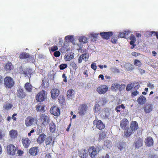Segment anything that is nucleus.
Segmentation results:
<instances>
[{"label":"nucleus","mask_w":158,"mask_h":158,"mask_svg":"<svg viewBox=\"0 0 158 158\" xmlns=\"http://www.w3.org/2000/svg\"><path fill=\"white\" fill-rule=\"evenodd\" d=\"M73 38V35H69L66 36L65 37L64 40L65 41L67 42H71L73 41L72 39Z\"/></svg>","instance_id":"nucleus-37"},{"label":"nucleus","mask_w":158,"mask_h":158,"mask_svg":"<svg viewBox=\"0 0 158 158\" xmlns=\"http://www.w3.org/2000/svg\"><path fill=\"white\" fill-rule=\"evenodd\" d=\"M130 39L131 40H136L135 36H134V35L132 34L131 35Z\"/></svg>","instance_id":"nucleus-59"},{"label":"nucleus","mask_w":158,"mask_h":158,"mask_svg":"<svg viewBox=\"0 0 158 158\" xmlns=\"http://www.w3.org/2000/svg\"><path fill=\"white\" fill-rule=\"evenodd\" d=\"M112 146V142L108 140H105L103 148L104 149H110Z\"/></svg>","instance_id":"nucleus-18"},{"label":"nucleus","mask_w":158,"mask_h":158,"mask_svg":"<svg viewBox=\"0 0 158 158\" xmlns=\"http://www.w3.org/2000/svg\"><path fill=\"white\" fill-rule=\"evenodd\" d=\"M145 143L147 146L150 147L152 146L153 144V141L152 137H147L145 140Z\"/></svg>","instance_id":"nucleus-19"},{"label":"nucleus","mask_w":158,"mask_h":158,"mask_svg":"<svg viewBox=\"0 0 158 158\" xmlns=\"http://www.w3.org/2000/svg\"><path fill=\"white\" fill-rule=\"evenodd\" d=\"M4 68L6 71H9L11 69H12L14 67L12 65L11 63V62H9L6 64L5 65Z\"/></svg>","instance_id":"nucleus-30"},{"label":"nucleus","mask_w":158,"mask_h":158,"mask_svg":"<svg viewBox=\"0 0 158 158\" xmlns=\"http://www.w3.org/2000/svg\"><path fill=\"white\" fill-rule=\"evenodd\" d=\"M16 95L17 97L21 99L24 98L27 96L23 89L21 88H19L18 89Z\"/></svg>","instance_id":"nucleus-8"},{"label":"nucleus","mask_w":158,"mask_h":158,"mask_svg":"<svg viewBox=\"0 0 158 158\" xmlns=\"http://www.w3.org/2000/svg\"><path fill=\"white\" fill-rule=\"evenodd\" d=\"M119 87V85L117 83L113 84L111 86V89L112 90H116L118 89Z\"/></svg>","instance_id":"nucleus-38"},{"label":"nucleus","mask_w":158,"mask_h":158,"mask_svg":"<svg viewBox=\"0 0 158 158\" xmlns=\"http://www.w3.org/2000/svg\"><path fill=\"white\" fill-rule=\"evenodd\" d=\"M50 112L55 116H58L60 114V109L56 106H53L51 108Z\"/></svg>","instance_id":"nucleus-11"},{"label":"nucleus","mask_w":158,"mask_h":158,"mask_svg":"<svg viewBox=\"0 0 158 158\" xmlns=\"http://www.w3.org/2000/svg\"><path fill=\"white\" fill-rule=\"evenodd\" d=\"M91 67L94 70H96L97 68V66L96 65V64L95 63L92 64L91 65Z\"/></svg>","instance_id":"nucleus-51"},{"label":"nucleus","mask_w":158,"mask_h":158,"mask_svg":"<svg viewBox=\"0 0 158 158\" xmlns=\"http://www.w3.org/2000/svg\"><path fill=\"white\" fill-rule=\"evenodd\" d=\"M123 66L129 71H131L134 69L133 65L130 63H125L123 64Z\"/></svg>","instance_id":"nucleus-26"},{"label":"nucleus","mask_w":158,"mask_h":158,"mask_svg":"<svg viewBox=\"0 0 158 158\" xmlns=\"http://www.w3.org/2000/svg\"><path fill=\"white\" fill-rule=\"evenodd\" d=\"M22 143L25 148H27L31 143V140L28 138H23L22 139Z\"/></svg>","instance_id":"nucleus-12"},{"label":"nucleus","mask_w":158,"mask_h":158,"mask_svg":"<svg viewBox=\"0 0 158 158\" xmlns=\"http://www.w3.org/2000/svg\"><path fill=\"white\" fill-rule=\"evenodd\" d=\"M51 93L52 98L54 99L58 97L60 91L57 89H53L52 90Z\"/></svg>","instance_id":"nucleus-14"},{"label":"nucleus","mask_w":158,"mask_h":158,"mask_svg":"<svg viewBox=\"0 0 158 158\" xmlns=\"http://www.w3.org/2000/svg\"><path fill=\"white\" fill-rule=\"evenodd\" d=\"M24 87L25 89L29 93L31 92H32L33 86L30 83H26L25 84Z\"/></svg>","instance_id":"nucleus-21"},{"label":"nucleus","mask_w":158,"mask_h":158,"mask_svg":"<svg viewBox=\"0 0 158 158\" xmlns=\"http://www.w3.org/2000/svg\"><path fill=\"white\" fill-rule=\"evenodd\" d=\"M53 137L52 136H48L46 139L45 143L46 145H49L52 141Z\"/></svg>","instance_id":"nucleus-34"},{"label":"nucleus","mask_w":158,"mask_h":158,"mask_svg":"<svg viewBox=\"0 0 158 158\" xmlns=\"http://www.w3.org/2000/svg\"><path fill=\"white\" fill-rule=\"evenodd\" d=\"M126 145V143L125 142H124L123 141H119L117 144V146L118 148L120 150H121L123 149V148L125 147Z\"/></svg>","instance_id":"nucleus-31"},{"label":"nucleus","mask_w":158,"mask_h":158,"mask_svg":"<svg viewBox=\"0 0 158 158\" xmlns=\"http://www.w3.org/2000/svg\"><path fill=\"white\" fill-rule=\"evenodd\" d=\"M30 57L29 54L26 52H22L19 55V58L21 59H23L29 58Z\"/></svg>","instance_id":"nucleus-32"},{"label":"nucleus","mask_w":158,"mask_h":158,"mask_svg":"<svg viewBox=\"0 0 158 158\" xmlns=\"http://www.w3.org/2000/svg\"><path fill=\"white\" fill-rule=\"evenodd\" d=\"M133 87V86L131 83V84H128L127 86L126 89L127 91H129Z\"/></svg>","instance_id":"nucleus-44"},{"label":"nucleus","mask_w":158,"mask_h":158,"mask_svg":"<svg viewBox=\"0 0 158 158\" xmlns=\"http://www.w3.org/2000/svg\"><path fill=\"white\" fill-rule=\"evenodd\" d=\"M47 97L44 90H42L39 92L36 95L35 98L38 102H42L44 101Z\"/></svg>","instance_id":"nucleus-3"},{"label":"nucleus","mask_w":158,"mask_h":158,"mask_svg":"<svg viewBox=\"0 0 158 158\" xmlns=\"http://www.w3.org/2000/svg\"><path fill=\"white\" fill-rule=\"evenodd\" d=\"M130 128L133 131H135L137 130L138 127L137 123L135 121H132L130 126Z\"/></svg>","instance_id":"nucleus-24"},{"label":"nucleus","mask_w":158,"mask_h":158,"mask_svg":"<svg viewBox=\"0 0 158 158\" xmlns=\"http://www.w3.org/2000/svg\"><path fill=\"white\" fill-rule=\"evenodd\" d=\"M67 67V64H63L59 65V68L60 70H63Z\"/></svg>","instance_id":"nucleus-43"},{"label":"nucleus","mask_w":158,"mask_h":158,"mask_svg":"<svg viewBox=\"0 0 158 158\" xmlns=\"http://www.w3.org/2000/svg\"><path fill=\"white\" fill-rule=\"evenodd\" d=\"M4 85L7 89H10L14 84V82L12 78L10 77H6L4 80Z\"/></svg>","instance_id":"nucleus-1"},{"label":"nucleus","mask_w":158,"mask_h":158,"mask_svg":"<svg viewBox=\"0 0 158 158\" xmlns=\"http://www.w3.org/2000/svg\"><path fill=\"white\" fill-rule=\"evenodd\" d=\"M39 120L42 122V124L45 126L48 125L50 121L49 117L44 114H42L40 115Z\"/></svg>","instance_id":"nucleus-2"},{"label":"nucleus","mask_w":158,"mask_h":158,"mask_svg":"<svg viewBox=\"0 0 158 158\" xmlns=\"http://www.w3.org/2000/svg\"><path fill=\"white\" fill-rule=\"evenodd\" d=\"M139 94V92L138 91H137V90H136L135 91L132 92L131 93V97H132V98L134 97L135 96H136Z\"/></svg>","instance_id":"nucleus-45"},{"label":"nucleus","mask_w":158,"mask_h":158,"mask_svg":"<svg viewBox=\"0 0 158 158\" xmlns=\"http://www.w3.org/2000/svg\"><path fill=\"white\" fill-rule=\"evenodd\" d=\"M72 59H73V58H72V57L71 55H67V56H65V60L66 61H70L71 60H72Z\"/></svg>","instance_id":"nucleus-46"},{"label":"nucleus","mask_w":158,"mask_h":158,"mask_svg":"<svg viewBox=\"0 0 158 158\" xmlns=\"http://www.w3.org/2000/svg\"><path fill=\"white\" fill-rule=\"evenodd\" d=\"M79 41L81 42L86 43L87 42V39L85 36H83L79 38Z\"/></svg>","instance_id":"nucleus-39"},{"label":"nucleus","mask_w":158,"mask_h":158,"mask_svg":"<svg viewBox=\"0 0 158 158\" xmlns=\"http://www.w3.org/2000/svg\"><path fill=\"white\" fill-rule=\"evenodd\" d=\"M41 106H40V105H37L36 106V110H37V111H40L41 108Z\"/></svg>","instance_id":"nucleus-61"},{"label":"nucleus","mask_w":158,"mask_h":158,"mask_svg":"<svg viewBox=\"0 0 158 158\" xmlns=\"http://www.w3.org/2000/svg\"><path fill=\"white\" fill-rule=\"evenodd\" d=\"M100 35L103 39L108 40L113 35V33L111 31L102 32L100 33Z\"/></svg>","instance_id":"nucleus-10"},{"label":"nucleus","mask_w":158,"mask_h":158,"mask_svg":"<svg viewBox=\"0 0 158 158\" xmlns=\"http://www.w3.org/2000/svg\"><path fill=\"white\" fill-rule=\"evenodd\" d=\"M120 108V107L119 106L116 107L115 110L117 113L120 111V110H119Z\"/></svg>","instance_id":"nucleus-64"},{"label":"nucleus","mask_w":158,"mask_h":158,"mask_svg":"<svg viewBox=\"0 0 158 158\" xmlns=\"http://www.w3.org/2000/svg\"><path fill=\"white\" fill-rule=\"evenodd\" d=\"M70 65L73 69L76 70L77 68V65L74 62H72Z\"/></svg>","instance_id":"nucleus-47"},{"label":"nucleus","mask_w":158,"mask_h":158,"mask_svg":"<svg viewBox=\"0 0 158 158\" xmlns=\"http://www.w3.org/2000/svg\"><path fill=\"white\" fill-rule=\"evenodd\" d=\"M62 78L63 79V81L65 82H67V77L66 76L65 74L64 73H63L62 75Z\"/></svg>","instance_id":"nucleus-54"},{"label":"nucleus","mask_w":158,"mask_h":158,"mask_svg":"<svg viewBox=\"0 0 158 158\" xmlns=\"http://www.w3.org/2000/svg\"><path fill=\"white\" fill-rule=\"evenodd\" d=\"M93 124L96 125V127L99 130H102L105 127V125L101 120L95 119L93 121Z\"/></svg>","instance_id":"nucleus-6"},{"label":"nucleus","mask_w":158,"mask_h":158,"mask_svg":"<svg viewBox=\"0 0 158 158\" xmlns=\"http://www.w3.org/2000/svg\"><path fill=\"white\" fill-rule=\"evenodd\" d=\"M108 87L105 85H101L98 86L96 90L100 94H105L108 90Z\"/></svg>","instance_id":"nucleus-7"},{"label":"nucleus","mask_w":158,"mask_h":158,"mask_svg":"<svg viewBox=\"0 0 158 158\" xmlns=\"http://www.w3.org/2000/svg\"><path fill=\"white\" fill-rule=\"evenodd\" d=\"M111 42L115 44L117 41V40L114 37H113L111 40Z\"/></svg>","instance_id":"nucleus-56"},{"label":"nucleus","mask_w":158,"mask_h":158,"mask_svg":"<svg viewBox=\"0 0 158 158\" xmlns=\"http://www.w3.org/2000/svg\"><path fill=\"white\" fill-rule=\"evenodd\" d=\"M46 137V135L44 133L41 134L38 137L37 139V142L41 144L44 142Z\"/></svg>","instance_id":"nucleus-20"},{"label":"nucleus","mask_w":158,"mask_h":158,"mask_svg":"<svg viewBox=\"0 0 158 158\" xmlns=\"http://www.w3.org/2000/svg\"><path fill=\"white\" fill-rule=\"evenodd\" d=\"M89 153L90 156L92 158L95 157L98 153L94 149V146L90 147L89 149Z\"/></svg>","instance_id":"nucleus-15"},{"label":"nucleus","mask_w":158,"mask_h":158,"mask_svg":"<svg viewBox=\"0 0 158 158\" xmlns=\"http://www.w3.org/2000/svg\"><path fill=\"white\" fill-rule=\"evenodd\" d=\"M100 105L98 103L96 104L94 107V111L95 112H97L100 109Z\"/></svg>","instance_id":"nucleus-41"},{"label":"nucleus","mask_w":158,"mask_h":158,"mask_svg":"<svg viewBox=\"0 0 158 158\" xmlns=\"http://www.w3.org/2000/svg\"><path fill=\"white\" fill-rule=\"evenodd\" d=\"M54 56L56 57H59L60 55V53L59 51H56L53 54Z\"/></svg>","instance_id":"nucleus-50"},{"label":"nucleus","mask_w":158,"mask_h":158,"mask_svg":"<svg viewBox=\"0 0 158 158\" xmlns=\"http://www.w3.org/2000/svg\"><path fill=\"white\" fill-rule=\"evenodd\" d=\"M137 101L140 105H142L144 104L146 101L145 97L143 95H141L138 98Z\"/></svg>","instance_id":"nucleus-25"},{"label":"nucleus","mask_w":158,"mask_h":158,"mask_svg":"<svg viewBox=\"0 0 158 158\" xmlns=\"http://www.w3.org/2000/svg\"><path fill=\"white\" fill-rule=\"evenodd\" d=\"M58 49L57 47L56 46H54L51 47V51L52 52H54Z\"/></svg>","instance_id":"nucleus-52"},{"label":"nucleus","mask_w":158,"mask_h":158,"mask_svg":"<svg viewBox=\"0 0 158 158\" xmlns=\"http://www.w3.org/2000/svg\"><path fill=\"white\" fill-rule=\"evenodd\" d=\"M125 129L124 131V134L127 137H129L133 133V131L130 128H127Z\"/></svg>","instance_id":"nucleus-28"},{"label":"nucleus","mask_w":158,"mask_h":158,"mask_svg":"<svg viewBox=\"0 0 158 158\" xmlns=\"http://www.w3.org/2000/svg\"><path fill=\"white\" fill-rule=\"evenodd\" d=\"M88 106L85 104L80 105L78 108V113L80 115L82 116L85 114L87 110Z\"/></svg>","instance_id":"nucleus-5"},{"label":"nucleus","mask_w":158,"mask_h":158,"mask_svg":"<svg viewBox=\"0 0 158 158\" xmlns=\"http://www.w3.org/2000/svg\"><path fill=\"white\" fill-rule=\"evenodd\" d=\"M105 133L104 132H102L100 133L99 135V140H101L102 139H103L105 136Z\"/></svg>","instance_id":"nucleus-42"},{"label":"nucleus","mask_w":158,"mask_h":158,"mask_svg":"<svg viewBox=\"0 0 158 158\" xmlns=\"http://www.w3.org/2000/svg\"><path fill=\"white\" fill-rule=\"evenodd\" d=\"M147 86L149 87V88L152 89L154 88V85L153 84H151L150 83H149L147 84Z\"/></svg>","instance_id":"nucleus-58"},{"label":"nucleus","mask_w":158,"mask_h":158,"mask_svg":"<svg viewBox=\"0 0 158 158\" xmlns=\"http://www.w3.org/2000/svg\"><path fill=\"white\" fill-rule=\"evenodd\" d=\"M49 126L50 131L52 132H54L56 128V126L55 125V123L53 122L51 123L50 124Z\"/></svg>","instance_id":"nucleus-33"},{"label":"nucleus","mask_w":158,"mask_h":158,"mask_svg":"<svg viewBox=\"0 0 158 158\" xmlns=\"http://www.w3.org/2000/svg\"><path fill=\"white\" fill-rule=\"evenodd\" d=\"M39 151L38 147H34L31 148L29 150V153L32 156H36Z\"/></svg>","instance_id":"nucleus-13"},{"label":"nucleus","mask_w":158,"mask_h":158,"mask_svg":"<svg viewBox=\"0 0 158 158\" xmlns=\"http://www.w3.org/2000/svg\"><path fill=\"white\" fill-rule=\"evenodd\" d=\"M136 40H131L130 42V44L132 45V46L131 48V49H133L135 46V44H134Z\"/></svg>","instance_id":"nucleus-49"},{"label":"nucleus","mask_w":158,"mask_h":158,"mask_svg":"<svg viewBox=\"0 0 158 158\" xmlns=\"http://www.w3.org/2000/svg\"><path fill=\"white\" fill-rule=\"evenodd\" d=\"M10 137L12 139L16 138L18 135V133L15 130L12 129L9 132Z\"/></svg>","instance_id":"nucleus-23"},{"label":"nucleus","mask_w":158,"mask_h":158,"mask_svg":"<svg viewBox=\"0 0 158 158\" xmlns=\"http://www.w3.org/2000/svg\"><path fill=\"white\" fill-rule=\"evenodd\" d=\"M143 140L142 139L139 138L136 139L135 141V147L136 148H139L143 145Z\"/></svg>","instance_id":"nucleus-16"},{"label":"nucleus","mask_w":158,"mask_h":158,"mask_svg":"<svg viewBox=\"0 0 158 158\" xmlns=\"http://www.w3.org/2000/svg\"><path fill=\"white\" fill-rule=\"evenodd\" d=\"M77 46H78L77 49L79 51L80 50H81L82 48V46L81 44H77Z\"/></svg>","instance_id":"nucleus-60"},{"label":"nucleus","mask_w":158,"mask_h":158,"mask_svg":"<svg viewBox=\"0 0 158 158\" xmlns=\"http://www.w3.org/2000/svg\"><path fill=\"white\" fill-rule=\"evenodd\" d=\"M74 94V91L72 89L68 90L67 92V98H70Z\"/></svg>","instance_id":"nucleus-36"},{"label":"nucleus","mask_w":158,"mask_h":158,"mask_svg":"<svg viewBox=\"0 0 158 158\" xmlns=\"http://www.w3.org/2000/svg\"><path fill=\"white\" fill-rule=\"evenodd\" d=\"M4 108L6 110H9L12 107V105L10 104H7L4 106Z\"/></svg>","instance_id":"nucleus-48"},{"label":"nucleus","mask_w":158,"mask_h":158,"mask_svg":"<svg viewBox=\"0 0 158 158\" xmlns=\"http://www.w3.org/2000/svg\"><path fill=\"white\" fill-rule=\"evenodd\" d=\"M102 105H104L107 102L106 99L104 98H102Z\"/></svg>","instance_id":"nucleus-57"},{"label":"nucleus","mask_w":158,"mask_h":158,"mask_svg":"<svg viewBox=\"0 0 158 158\" xmlns=\"http://www.w3.org/2000/svg\"><path fill=\"white\" fill-rule=\"evenodd\" d=\"M86 150L85 149H82L79 152V155L81 158H86L87 154L86 152Z\"/></svg>","instance_id":"nucleus-29"},{"label":"nucleus","mask_w":158,"mask_h":158,"mask_svg":"<svg viewBox=\"0 0 158 158\" xmlns=\"http://www.w3.org/2000/svg\"><path fill=\"white\" fill-rule=\"evenodd\" d=\"M130 33V32L129 31H124L123 32H120L118 36L120 38H127Z\"/></svg>","instance_id":"nucleus-22"},{"label":"nucleus","mask_w":158,"mask_h":158,"mask_svg":"<svg viewBox=\"0 0 158 158\" xmlns=\"http://www.w3.org/2000/svg\"><path fill=\"white\" fill-rule=\"evenodd\" d=\"M7 151L8 154L14 155L15 153L16 148L13 145L10 144L7 147Z\"/></svg>","instance_id":"nucleus-9"},{"label":"nucleus","mask_w":158,"mask_h":158,"mask_svg":"<svg viewBox=\"0 0 158 158\" xmlns=\"http://www.w3.org/2000/svg\"><path fill=\"white\" fill-rule=\"evenodd\" d=\"M129 122L126 118H124L120 122V126L121 128L123 129H125L127 127H128Z\"/></svg>","instance_id":"nucleus-17"},{"label":"nucleus","mask_w":158,"mask_h":158,"mask_svg":"<svg viewBox=\"0 0 158 158\" xmlns=\"http://www.w3.org/2000/svg\"><path fill=\"white\" fill-rule=\"evenodd\" d=\"M81 56V57H82L83 58V59L85 61H87L89 57V54L88 53H83Z\"/></svg>","instance_id":"nucleus-35"},{"label":"nucleus","mask_w":158,"mask_h":158,"mask_svg":"<svg viewBox=\"0 0 158 158\" xmlns=\"http://www.w3.org/2000/svg\"><path fill=\"white\" fill-rule=\"evenodd\" d=\"M16 115H17V114L15 113L14 114L12 115L11 118L13 119L14 121H16V117H15V116Z\"/></svg>","instance_id":"nucleus-63"},{"label":"nucleus","mask_w":158,"mask_h":158,"mask_svg":"<svg viewBox=\"0 0 158 158\" xmlns=\"http://www.w3.org/2000/svg\"><path fill=\"white\" fill-rule=\"evenodd\" d=\"M125 88V84H121L120 86L119 85V90L120 91L123 90Z\"/></svg>","instance_id":"nucleus-53"},{"label":"nucleus","mask_w":158,"mask_h":158,"mask_svg":"<svg viewBox=\"0 0 158 158\" xmlns=\"http://www.w3.org/2000/svg\"><path fill=\"white\" fill-rule=\"evenodd\" d=\"M94 149L97 152H98L101 150V147L99 146H97L96 148L94 147Z\"/></svg>","instance_id":"nucleus-55"},{"label":"nucleus","mask_w":158,"mask_h":158,"mask_svg":"<svg viewBox=\"0 0 158 158\" xmlns=\"http://www.w3.org/2000/svg\"><path fill=\"white\" fill-rule=\"evenodd\" d=\"M152 109V105L151 104H146L144 108V110L146 113H149Z\"/></svg>","instance_id":"nucleus-27"},{"label":"nucleus","mask_w":158,"mask_h":158,"mask_svg":"<svg viewBox=\"0 0 158 158\" xmlns=\"http://www.w3.org/2000/svg\"><path fill=\"white\" fill-rule=\"evenodd\" d=\"M37 118L35 117L33 118L31 116L27 117L25 120V124L27 127H29L31 126L34 123L37 122Z\"/></svg>","instance_id":"nucleus-4"},{"label":"nucleus","mask_w":158,"mask_h":158,"mask_svg":"<svg viewBox=\"0 0 158 158\" xmlns=\"http://www.w3.org/2000/svg\"><path fill=\"white\" fill-rule=\"evenodd\" d=\"M134 64L135 65L139 67H140L142 65L141 62L137 59L135 60Z\"/></svg>","instance_id":"nucleus-40"},{"label":"nucleus","mask_w":158,"mask_h":158,"mask_svg":"<svg viewBox=\"0 0 158 158\" xmlns=\"http://www.w3.org/2000/svg\"><path fill=\"white\" fill-rule=\"evenodd\" d=\"M131 54L133 56H136L139 55L140 54L139 53H137L135 52H133Z\"/></svg>","instance_id":"nucleus-62"}]
</instances>
